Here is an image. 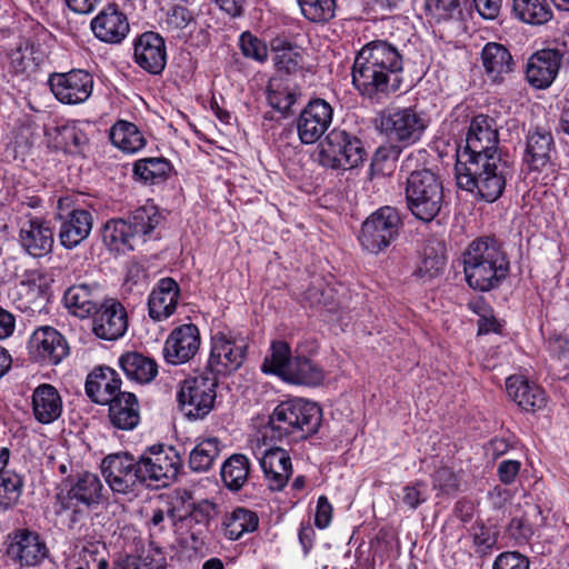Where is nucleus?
Returning a JSON list of instances; mask_svg holds the SVG:
<instances>
[{"label":"nucleus","mask_w":569,"mask_h":569,"mask_svg":"<svg viewBox=\"0 0 569 569\" xmlns=\"http://www.w3.org/2000/svg\"><path fill=\"white\" fill-rule=\"evenodd\" d=\"M22 486L19 475L6 470L0 473V511H7L18 502Z\"/></svg>","instance_id":"51"},{"label":"nucleus","mask_w":569,"mask_h":569,"mask_svg":"<svg viewBox=\"0 0 569 569\" xmlns=\"http://www.w3.org/2000/svg\"><path fill=\"white\" fill-rule=\"evenodd\" d=\"M512 12L530 24H543L552 18V11L545 0H512Z\"/></svg>","instance_id":"46"},{"label":"nucleus","mask_w":569,"mask_h":569,"mask_svg":"<svg viewBox=\"0 0 569 569\" xmlns=\"http://www.w3.org/2000/svg\"><path fill=\"white\" fill-rule=\"evenodd\" d=\"M119 375L109 367L96 368L86 380V393L91 401L98 405H107L121 390Z\"/></svg>","instance_id":"27"},{"label":"nucleus","mask_w":569,"mask_h":569,"mask_svg":"<svg viewBox=\"0 0 569 569\" xmlns=\"http://www.w3.org/2000/svg\"><path fill=\"white\" fill-rule=\"evenodd\" d=\"M217 377L199 375L182 381L177 392L179 410L188 420H202L213 409Z\"/></svg>","instance_id":"9"},{"label":"nucleus","mask_w":569,"mask_h":569,"mask_svg":"<svg viewBox=\"0 0 569 569\" xmlns=\"http://www.w3.org/2000/svg\"><path fill=\"white\" fill-rule=\"evenodd\" d=\"M426 154V150L411 151L402 160L400 164V172L406 174V181L411 179L413 173L422 171L423 168H420V166L422 164Z\"/></svg>","instance_id":"60"},{"label":"nucleus","mask_w":569,"mask_h":569,"mask_svg":"<svg viewBox=\"0 0 569 569\" xmlns=\"http://www.w3.org/2000/svg\"><path fill=\"white\" fill-rule=\"evenodd\" d=\"M403 148L405 147L396 142L389 141L378 147L371 158V176H385L391 173L396 168V162Z\"/></svg>","instance_id":"48"},{"label":"nucleus","mask_w":569,"mask_h":569,"mask_svg":"<svg viewBox=\"0 0 569 569\" xmlns=\"http://www.w3.org/2000/svg\"><path fill=\"white\" fill-rule=\"evenodd\" d=\"M405 196L408 210L423 222L432 221L441 210L443 187L439 177L423 168L406 181Z\"/></svg>","instance_id":"5"},{"label":"nucleus","mask_w":569,"mask_h":569,"mask_svg":"<svg viewBox=\"0 0 569 569\" xmlns=\"http://www.w3.org/2000/svg\"><path fill=\"white\" fill-rule=\"evenodd\" d=\"M260 466L269 488L273 491L283 489L292 473L289 455L284 449L279 447L266 450L260 458Z\"/></svg>","instance_id":"29"},{"label":"nucleus","mask_w":569,"mask_h":569,"mask_svg":"<svg viewBox=\"0 0 569 569\" xmlns=\"http://www.w3.org/2000/svg\"><path fill=\"white\" fill-rule=\"evenodd\" d=\"M305 299L308 300L312 307H327L330 303L331 289H323L321 286L312 284L306 290Z\"/></svg>","instance_id":"63"},{"label":"nucleus","mask_w":569,"mask_h":569,"mask_svg":"<svg viewBox=\"0 0 569 569\" xmlns=\"http://www.w3.org/2000/svg\"><path fill=\"white\" fill-rule=\"evenodd\" d=\"M69 482L67 492L61 491L57 496L63 510L76 511L79 505L91 507L101 501L103 486L97 475L84 472Z\"/></svg>","instance_id":"19"},{"label":"nucleus","mask_w":569,"mask_h":569,"mask_svg":"<svg viewBox=\"0 0 569 569\" xmlns=\"http://www.w3.org/2000/svg\"><path fill=\"white\" fill-rule=\"evenodd\" d=\"M511 174V167L502 156L456 164L458 187L486 202H495L502 196Z\"/></svg>","instance_id":"4"},{"label":"nucleus","mask_w":569,"mask_h":569,"mask_svg":"<svg viewBox=\"0 0 569 569\" xmlns=\"http://www.w3.org/2000/svg\"><path fill=\"white\" fill-rule=\"evenodd\" d=\"M248 341L241 336L217 332L211 338L207 368L214 377L237 371L247 358Z\"/></svg>","instance_id":"11"},{"label":"nucleus","mask_w":569,"mask_h":569,"mask_svg":"<svg viewBox=\"0 0 569 569\" xmlns=\"http://www.w3.org/2000/svg\"><path fill=\"white\" fill-rule=\"evenodd\" d=\"M322 420V410L315 403L303 399L282 401L269 417L264 437L282 440L292 437L295 440L306 439L318 432Z\"/></svg>","instance_id":"3"},{"label":"nucleus","mask_w":569,"mask_h":569,"mask_svg":"<svg viewBox=\"0 0 569 569\" xmlns=\"http://www.w3.org/2000/svg\"><path fill=\"white\" fill-rule=\"evenodd\" d=\"M102 473L110 488L119 493L131 492L137 483H142L140 461L129 452L106 457L102 460Z\"/></svg>","instance_id":"14"},{"label":"nucleus","mask_w":569,"mask_h":569,"mask_svg":"<svg viewBox=\"0 0 569 569\" xmlns=\"http://www.w3.org/2000/svg\"><path fill=\"white\" fill-rule=\"evenodd\" d=\"M302 16L311 22L325 23L335 17L336 0H298Z\"/></svg>","instance_id":"52"},{"label":"nucleus","mask_w":569,"mask_h":569,"mask_svg":"<svg viewBox=\"0 0 569 569\" xmlns=\"http://www.w3.org/2000/svg\"><path fill=\"white\" fill-rule=\"evenodd\" d=\"M284 380L306 386H318L325 379L323 370L306 357H295Z\"/></svg>","instance_id":"39"},{"label":"nucleus","mask_w":569,"mask_h":569,"mask_svg":"<svg viewBox=\"0 0 569 569\" xmlns=\"http://www.w3.org/2000/svg\"><path fill=\"white\" fill-rule=\"evenodd\" d=\"M179 284L172 278L160 279L148 299L149 316L156 321L169 318L177 308Z\"/></svg>","instance_id":"28"},{"label":"nucleus","mask_w":569,"mask_h":569,"mask_svg":"<svg viewBox=\"0 0 569 569\" xmlns=\"http://www.w3.org/2000/svg\"><path fill=\"white\" fill-rule=\"evenodd\" d=\"M274 51L273 62L278 71L290 74L302 70L303 52L298 46L286 42L281 47H277Z\"/></svg>","instance_id":"50"},{"label":"nucleus","mask_w":569,"mask_h":569,"mask_svg":"<svg viewBox=\"0 0 569 569\" xmlns=\"http://www.w3.org/2000/svg\"><path fill=\"white\" fill-rule=\"evenodd\" d=\"M20 243L30 256L44 257L52 251L53 231L44 220L31 218L20 229Z\"/></svg>","instance_id":"26"},{"label":"nucleus","mask_w":569,"mask_h":569,"mask_svg":"<svg viewBox=\"0 0 569 569\" xmlns=\"http://www.w3.org/2000/svg\"><path fill=\"white\" fill-rule=\"evenodd\" d=\"M19 295L26 296V298H28V301H24L22 297H19L14 300V303L19 310L28 313H34L36 310L40 308L41 303L37 302V299L41 295V291L40 288L36 286V283L24 281L21 282Z\"/></svg>","instance_id":"57"},{"label":"nucleus","mask_w":569,"mask_h":569,"mask_svg":"<svg viewBox=\"0 0 569 569\" xmlns=\"http://www.w3.org/2000/svg\"><path fill=\"white\" fill-rule=\"evenodd\" d=\"M377 129L389 142L409 147L418 142L427 129V121L415 108H393L380 112Z\"/></svg>","instance_id":"8"},{"label":"nucleus","mask_w":569,"mask_h":569,"mask_svg":"<svg viewBox=\"0 0 569 569\" xmlns=\"http://www.w3.org/2000/svg\"><path fill=\"white\" fill-rule=\"evenodd\" d=\"M107 405L109 406V419L114 428L132 430L139 425L140 406L134 393L118 392Z\"/></svg>","instance_id":"32"},{"label":"nucleus","mask_w":569,"mask_h":569,"mask_svg":"<svg viewBox=\"0 0 569 569\" xmlns=\"http://www.w3.org/2000/svg\"><path fill=\"white\" fill-rule=\"evenodd\" d=\"M142 483L167 487L177 479L182 459L173 447L154 445L139 457Z\"/></svg>","instance_id":"10"},{"label":"nucleus","mask_w":569,"mask_h":569,"mask_svg":"<svg viewBox=\"0 0 569 569\" xmlns=\"http://www.w3.org/2000/svg\"><path fill=\"white\" fill-rule=\"evenodd\" d=\"M10 70L16 74H31L42 62V52L30 40L21 41L9 54Z\"/></svg>","instance_id":"37"},{"label":"nucleus","mask_w":569,"mask_h":569,"mask_svg":"<svg viewBox=\"0 0 569 569\" xmlns=\"http://www.w3.org/2000/svg\"><path fill=\"white\" fill-rule=\"evenodd\" d=\"M421 487H423V482L418 481L413 485L406 486L402 491V501L411 509H417L422 502L426 501V497L421 491Z\"/></svg>","instance_id":"62"},{"label":"nucleus","mask_w":569,"mask_h":569,"mask_svg":"<svg viewBox=\"0 0 569 569\" xmlns=\"http://www.w3.org/2000/svg\"><path fill=\"white\" fill-rule=\"evenodd\" d=\"M529 565L526 556L517 551H507L496 558L492 569H529Z\"/></svg>","instance_id":"59"},{"label":"nucleus","mask_w":569,"mask_h":569,"mask_svg":"<svg viewBox=\"0 0 569 569\" xmlns=\"http://www.w3.org/2000/svg\"><path fill=\"white\" fill-rule=\"evenodd\" d=\"M66 307L77 317L91 316L104 300L97 284L80 283L70 287L63 296Z\"/></svg>","instance_id":"30"},{"label":"nucleus","mask_w":569,"mask_h":569,"mask_svg":"<svg viewBox=\"0 0 569 569\" xmlns=\"http://www.w3.org/2000/svg\"><path fill=\"white\" fill-rule=\"evenodd\" d=\"M292 360L289 343L282 340L273 341L270 352L262 362L261 369L266 373H273L283 379Z\"/></svg>","instance_id":"47"},{"label":"nucleus","mask_w":569,"mask_h":569,"mask_svg":"<svg viewBox=\"0 0 569 569\" xmlns=\"http://www.w3.org/2000/svg\"><path fill=\"white\" fill-rule=\"evenodd\" d=\"M332 121V108L323 99L311 100L297 121L299 139L305 144L317 142Z\"/></svg>","instance_id":"17"},{"label":"nucleus","mask_w":569,"mask_h":569,"mask_svg":"<svg viewBox=\"0 0 569 569\" xmlns=\"http://www.w3.org/2000/svg\"><path fill=\"white\" fill-rule=\"evenodd\" d=\"M32 411L40 423L58 420L62 413V399L57 388L49 383L38 386L32 393Z\"/></svg>","instance_id":"33"},{"label":"nucleus","mask_w":569,"mask_h":569,"mask_svg":"<svg viewBox=\"0 0 569 569\" xmlns=\"http://www.w3.org/2000/svg\"><path fill=\"white\" fill-rule=\"evenodd\" d=\"M171 169V163L163 157L139 159L133 164L134 176L151 184L167 180Z\"/></svg>","instance_id":"45"},{"label":"nucleus","mask_w":569,"mask_h":569,"mask_svg":"<svg viewBox=\"0 0 569 569\" xmlns=\"http://www.w3.org/2000/svg\"><path fill=\"white\" fill-rule=\"evenodd\" d=\"M400 224L398 211L391 207H382L362 223L359 241L367 251L378 253L396 239Z\"/></svg>","instance_id":"12"},{"label":"nucleus","mask_w":569,"mask_h":569,"mask_svg":"<svg viewBox=\"0 0 569 569\" xmlns=\"http://www.w3.org/2000/svg\"><path fill=\"white\" fill-rule=\"evenodd\" d=\"M59 240L63 248L73 249L89 237L93 223L90 211L77 208L66 214L59 213Z\"/></svg>","instance_id":"25"},{"label":"nucleus","mask_w":569,"mask_h":569,"mask_svg":"<svg viewBox=\"0 0 569 569\" xmlns=\"http://www.w3.org/2000/svg\"><path fill=\"white\" fill-rule=\"evenodd\" d=\"M563 51L542 49L532 53L526 66V79L536 89L549 88L557 78L563 61Z\"/></svg>","instance_id":"18"},{"label":"nucleus","mask_w":569,"mask_h":569,"mask_svg":"<svg viewBox=\"0 0 569 569\" xmlns=\"http://www.w3.org/2000/svg\"><path fill=\"white\" fill-rule=\"evenodd\" d=\"M249 470V459L244 455L233 453L222 463L220 475L229 490L238 491L247 482Z\"/></svg>","instance_id":"40"},{"label":"nucleus","mask_w":569,"mask_h":569,"mask_svg":"<svg viewBox=\"0 0 569 569\" xmlns=\"http://www.w3.org/2000/svg\"><path fill=\"white\" fill-rule=\"evenodd\" d=\"M162 216L154 204L147 203L131 212L129 217V224L134 232L138 234H149L154 228L161 222Z\"/></svg>","instance_id":"49"},{"label":"nucleus","mask_w":569,"mask_h":569,"mask_svg":"<svg viewBox=\"0 0 569 569\" xmlns=\"http://www.w3.org/2000/svg\"><path fill=\"white\" fill-rule=\"evenodd\" d=\"M445 264V244L437 240L428 241L423 246L421 261L416 274L420 278L432 279L441 273Z\"/></svg>","instance_id":"42"},{"label":"nucleus","mask_w":569,"mask_h":569,"mask_svg":"<svg viewBox=\"0 0 569 569\" xmlns=\"http://www.w3.org/2000/svg\"><path fill=\"white\" fill-rule=\"evenodd\" d=\"M216 512V505L209 500H201L194 502L188 518L184 520L182 526L192 529L193 526L207 529L210 520L213 518Z\"/></svg>","instance_id":"55"},{"label":"nucleus","mask_w":569,"mask_h":569,"mask_svg":"<svg viewBox=\"0 0 569 569\" xmlns=\"http://www.w3.org/2000/svg\"><path fill=\"white\" fill-rule=\"evenodd\" d=\"M432 483L433 489H438L445 495H450L458 489L459 479L451 468L440 467L432 476Z\"/></svg>","instance_id":"58"},{"label":"nucleus","mask_w":569,"mask_h":569,"mask_svg":"<svg viewBox=\"0 0 569 569\" xmlns=\"http://www.w3.org/2000/svg\"><path fill=\"white\" fill-rule=\"evenodd\" d=\"M556 149L550 130L541 127L530 129L526 136L523 162L532 171H541L551 162Z\"/></svg>","instance_id":"24"},{"label":"nucleus","mask_w":569,"mask_h":569,"mask_svg":"<svg viewBox=\"0 0 569 569\" xmlns=\"http://www.w3.org/2000/svg\"><path fill=\"white\" fill-rule=\"evenodd\" d=\"M220 451V440L217 437L199 441L189 455L190 469L194 472L209 471L219 458Z\"/></svg>","instance_id":"44"},{"label":"nucleus","mask_w":569,"mask_h":569,"mask_svg":"<svg viewBox=\"0 0 569 569\" xmlns=\"http://www.w3.org/2000/svg\"><path fill=\"white\" fill-rule=\"evenodd\" d=\"M481 62L486 76L492 82H501L513 71L515 61L509 50L501 43L488 42L481 51Z\"/></svg>","instance_id":"34"},{"label":"nucleus","mask_w":569,"mask_h":569,"mask_svg":"<svg viewBox=\"0 0 569 569\" xmlns=\"http://www.w3.org/2000/svg\"><path fill=\"white\" fill-rule=\"evenodd\" d=\"M425 9L436 22L451 20L461 13L459 0H425Z\"/></svg>","instance_id":"54"},{"label":"nucleus","mask_w":569,"mask_h":569,"mask_svg":"<svg viewBox=\"0 0 569 569\" xmlns=\"http://www.w3.org/2000/svg\"><path fill=\"white\" fill-rule=\"evenodd\" d=\"M6 556L19 568L37 567L48 556V548L37 532L18 529L8 535Z\"/></svg>","instance_id":"13"},{"label":"nucleus","mask_w":569,"mask_h":569,"mask_svg":"<svg viewBox=\"0 0 569 569\" xmlns=\"http://www.w3.org/2000/svg\"><path fill=\"white\" fill-rule=\"evenodd\" d=\"M112 143L128 153H134L142 149L146 139L138 127L128 121H118L110 130Z\"/></svg>","instance_id":"43"},{"label":"nucleus","mask_w":569,"mask_h":569,"mask_svg":"<svg viewBox=\"0 0 569 569\" xmlns=\"http://www.w3.org/2000/svg\"><path fill=\"white\" fill-rule=\"evenodd\" d=\"M192 20L191 12L182 7L176 6L167 14V24L176 30L184 29Z\"/></svg>","instance_id":"61"},{"label":"nucleus","mask_w":569,"mask_h":569,"mask_svg":"<svg viewBox=\"0 0 569 569\" xmlns=\"http://www.w3.org/2000/svg\"><path fill=\"white\" fill-rule=\"evenodd\" d=\"M119 363L126 376L139 383H149L158 375L157 362L139 352H128L121 356Z\"/></svg>","instance_id":"36"},{"label":"nucleus","mask_w":569,"mask_h":569,"mask_svg":"<svg viewBox=\"0 0 569 569\" xmlns=\"http://www.w3.org/2000/svg\"><path fill=\"white\" fill-rule=\"evenodd\" d=\"M48 82L53 96L64 104L82 103L89 99L93 90L92 74L82 69L52 73Z\"/></svg>","instance_id":"15"},{"label":"nucleus","mask_w":569,"mask_h":569,"mask_svg":"<svg viewBox=\"0 0 569 569\" xmlns=\"http://www.w3.org/2000/svg\"><path fill=\"white\" fill-rule=\"evenodd\" d=\"M194 500L192 493L188 490L177 492L167 508V516L171 520L173 527L182 526L190 513Z\"/></svg>","instance_id":"53"},{"label":"nucleus","mask_w":569,"mask_h":569,"mask_svg":"<svg viewBox=\"0 0 569 569\" xmlns=\"http://www.w3.org/2000/svg\"><path fill=\"white\" fill-rule=\"evenodd\" d=\"M50 143L57 149L70 154L83 153L89 139L83 130L76 124L67 123L48 131Z\"/></svg>","instance_id":"35"},{"label":"nucleus","mask_w":569,"mask_h":569,"mask_svg":"<svg viewBox=\"0 0 569 569\" xmlns=\"http://www.w3.org/2000/svg\"><path fill=\"white\" fill-rule=\"evenodd\" d=\"M241 52L244 57L258 62H263L268 57L267 46L250 32H243L239 40Z\"/></svg>","instance_id":"56"},{"label":"nucleus","mask_w":569,"mask_h":569,"mask_svg":"<svg viewBox=\"0 0 569 569\" xmlns=\"http://www.w3.org/2000/svg\"><path fill=\"white\" fill-rule=\"evenodd\" d=\"M134 238V232L127 220L111 219L103 226L102 240L110 250L122 253L130 251L133 249Z\"/></svg>","instance_id":"38"},{"label":"nucleus","mask_w":569,"mask_h":569,"mask_svg":"<svg viewBox=\"0 0 569 569\" xmlns=\"http://www.w3.org/2000/svg\"><path fill=\"white\" fill-rule=\"evenodd\" d=\"M403 58L399 50L386 40H373L357 53L352 67L356 89L370 99L399 88V74Z\"/></svg>","instance_id":"1"},{"label":"nucleus","mask_w":569,"mask_h":569,"mask_svg":"<svg viewBox=\"0 0 569 569\" xmlns=\"http://www.w3.org/2000/svg\"><path fill=\"white\" fill-rule=\"evenodd\" d=\"M224 536L230 540H238L247 532H253L259 525L256 512L246 508H236L223 520Z\"/></svg>","instance_id":"41"},{"label":"nucleus","mask_w":569,"mask_h":569,"mask_svg":"<svg viewBox=\"0 0 569 569\" xmlns=\"http://www.w3.org/2000/svg\"><path fill=\"white\" fill-rule=\"evenodd\" d=\"M366 158L361 139L345 129H332L321 142L320 161L327 168L350 170L362 164Z\"/></svg>","instance_id":"7"},{"label":"nucleus","mask_w":569,"mask_h":569,"mask_svg":"<svg viewBox=\"0 0 569 569\" xmlns=\"http://www.w3.org/2000/svg\"><path fill=\"white\" fill-rule=\"evenodd\" d=\"M134 60L147 72L161 73L167 62L163 38L153 31L140 34L134 41Z\"/></svg>","instance_id":"21"},{"label":"nucleus","mask_w":569,"mask_h":569,"mask_svg":"<svg viewBox=\"0 0 569 569\" xmlns=\"http://www.w3.org/2000/svg\"><path fill=\"white\" fill-rule=\"evenodd\" d=\"M91 317L92 332L100 339L117 340L128 329L127 310L117 299H104Z\"/></svg>","instance_id":"16"},{"label":"nucleus","mask_w":569,"mask_h":569,"mask_svg":"<svg viewBox=\"0 0 569 569\" xmlns=\"http://www.w3.org/2000/svg\"><path fill=\"white\" fill-rule=\"evenodd\" d=\"M501 156L497 121L487 114L473 117L466 132L465 144L458 148L456 164Z\"/></svg>","instance_id":"6"},{"label":"nucleus","mask_w":569,"mask_h":569,"mask_svg":"<svg viewBox=\"0 0 569 569\" xmlns=\"http://www.w3.org/2000/svg\"><path fill=\"white\" fill-rule=\"evenodd\" d=\"M94 36L107 43H120L130 31L127 16L117 4L106 6L91 21Z\"/></svg>","instance_id":"23"},{"label":"nucleus","mask_w":569,"mask_h":569,"mask_svg":"<svg viewBox=\"0 0 569 569\" xmlns=\"http://www.w3.org/2000/svg\"><path fill=\"white\" fill-rule=\"evenodd\" d=\"M200 347L199 329L193 323H186L172 330L166 340L163 356L172 365L184 363L192 359Z\"/></svg>","instance_id":"20"},{"label":"nucleus","mask_w":569,"mask_h":569,"mask_svg":"<svg viewBox=\"0 0 569 569\" xmlns=\"http://www.w3.org/2000/svg\"><path fill=\"white\" fill-rule=\"evenodd\" d=\"M33 357L48 365H57L69 352V347L63 336L52 327L38 328L29 342Z\"/></svg>","instance_id":"22"},{"label":"nucleus","mask_w":569,"mask_h":569,"mask_svg":"<svg viewBox=\"0 0 569 569\" xmlns=\"http://www.w3.org/2000/svg\"><path fill=\"white\" fill-rule=\"evenodd\" d=\"M332 517V506L326 496H320L317 502L315 523L318 528L325 529L329 526Z\"/></svg>","instance_id":"64"},{"label":"nucleus","mask_w":569,"mask_h":569,"mask_svg":"<svg viewBox=\"0 0 569 569\" xmlns=\"http://www.w3.org/2000/svg\"><path fill=\"white\" fill-rule=\"evenodd\" d=\"M506 387L509 397L525 411L535 412L547 405L545 390L522 377H509Z\"/></svg>","instance_id":"31"},{"label":"nucleus","mask_w":569,"mask_h":569,"mask_svg":"<svg viewBox=\"0 0 569 569\" xmlns=\"http://www.w3.org/2000/svg\"><path fill=\"white\" fill-rule=\"evenodd\" d=\"M462 262L466 282L481 292L499 288L510 271L503 244L495 237L472 240L462 253Z\"/></svg>","instance_id":"2"}]
</instances>
